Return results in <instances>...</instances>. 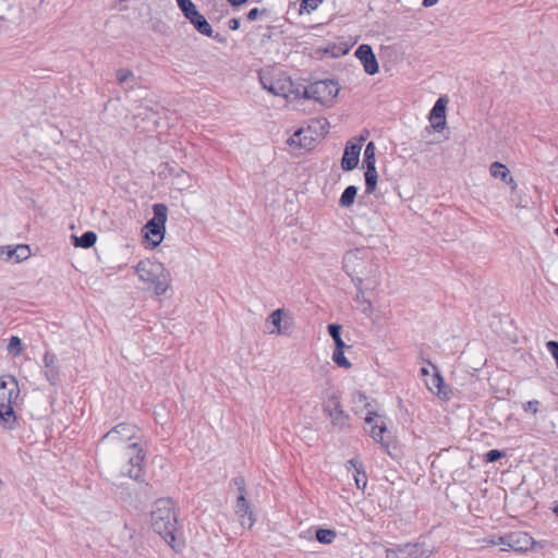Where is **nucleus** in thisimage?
Masks as SVG:
<instances>
[{
	"mask_svg": "<svg viewBox=\"0 0 558 558\" xmlns=\"http://www.w3.org/2000/svg\"><path fill=\"white\" fill-rule=\"evenodd\" d=\"M238 490V496H242V497H246L247 495V492H246V485L243 486V487H240Z\"/></svg>",
	"mask_w": 558,
	"mask_h": 558,
	"instance_id": "57",
	"label": "nucleus"
},
{
	"mask_svg": "<svg viewBox=\"0 0 558 558\" xmlns=\"http://www.w3.org/2000/svg\"><path fill=\"white\" fill-rule=\"evenodd\" d=\"M365 178V194H373L376 191L378 183V173L376 168L366 169L364 172Z\"/></svg>",
	"mask_w": 558,
	"mask_h": 558,
	"instance_id": "28",
	"label": "nucleus"
},
{
	"mask_svg": "<svg viewBox=\"0 0 558 558\" xmlns=\"http://www.w3.org/2000/svg\"><path fill=\"white\" fill-rule=\"evenodd\" d=\"M208 37L213 38L214 40H216L219 44H226L227 43V37L221 35L220 33H215L213 28H211V36H208Z\"/></svg>",
	"mask_w": 558,
	"mask_h": 558,
	"instance_id": "52",
	"label": "nucleus"
},
{
	"mask_svg": "<svg viewBox=\"0 0 558 558\" xmlns=\"http://www.w3.org/2000/svg\"><path fill=\"white\" fill-rule=\"evenodd\" d=\"M177 522L172 500L170 498L157 499L150 513V525L154 532L159 534L172 548H174L173 543L177 539Z\"/></svg>",
	"mask_w": 558,
	"mask_h": 558,
	"instance_id": "1",
	"label": "nucleus"
},
{
	"mask_svg": "<svg viewBox=\"0 0 558 558\" xmlns=\"http://www.w3.org/2000/svg\"><path fill=\"white\" fill-rule=\"evenodd\" d=\"M350 278L356 288V295H355L354 300L360 301V298H363V293H364V289L362 287V283L364 280L363 275H355Z\"/></svg>",
	"mask_w": 558,
	"mask_h": 558,
	"instance_id": "38",
	"label": "nucleus"
},
{
	"mask_svg": "<svg viewBox=\"0 0 558 558\" xmlns=\"http://www.w3.org/2000/svg\"><path fill=\"white\" fill-rule=\"evenodd\" d=\"M489 172L493 178L500 179L501 181L506 180L510 174L507 166L500 161H494L489 167Z\"/></svg>",
	"mask_w": 558,
	"mask_h": 558,
	"instance_id": "31",
	"label": "nucleus"
},
{
	"mask_svg": "<svg viewBox=\"0 0 558 558\" xmlns=\"http://www.w3.org/2000/svg\"><path fill=\"white\" fill-rule=\"evenodd\" d=\"M487 543L492 544L494 546H497V545H505V546H507L508 545V533H506L504 535H492L487 539Z\"/></svg>",
	"mask_w": 558,
	"mask_h": 558,
	"instance_id": "42",
	"label": "nucleus"
},
{
	"mask_svg": "<svg viewBox=\"0 0 558 558\" xmlns=\"http://www.w3.org/2000/svg\"><path fill=\"white\" fill-rule=\"evenodd\" d=\"M420 372H421L422 376H428L429 375V371L426 367H422Z\"/></svg>",
	"mask_w": 558,
	"mask_h": 558,
	"instance_id": "58",
	"label": "nucleus"
},
{
	"mask_svg": "<svg viewBox=\"0 0 558 558\" xmlns=\"http://www.w3.org/2000/svg\"><path fill=\"white\" fill-rule=\"evenodd\" d=\"M536 542L527 533L523 531H513L508 533V545L507 548H502L504 551H515L526 553L534 548Z\"/></svg>",
	"mask_w": 558,
	"mask_h": 558,
	"instance_id": "11",
	"label": "nucleus"
},
{
	"mask_svg": "<svg viewBox=\"0 0 558 558\" xmlns=\"http://www.w3.org/2000/svg\"><path fill=\"white\" fill-rule=\"evenodd\" d=\"M258 77L263 88L274 96H288V82H282L280 80L274 81L271 77L264 75L262 72L258 73Z\"/></svg>",
	"mask_w": 558,
	"mask_h": 558,
	"instance_id": "18",
	"label": "nucleus"
},
{
	"mask_svg": "<svg viewBox=\"0 0 558 558\" xmlns=\"http://www.w3.org/2000/svg\"><path fill=\"white\" fill-rule=\"evenodd\" d=\"M323 412L330 418L333 427L343 429L350 426V415L342 410L341 398L332 392L323 403Z\"/></svg>",
	"mask_w": 558,
	"mask_h": 558,
	"instance_id": "6",
	"label": "nucleus"
},
{
	"mask_svg": "<svg viewBox=\"0 0 558 558\" xmlns=\"http://www.w3.org/2000/svg\"><path fill=\"white\" fill-rule=\"evenodd\" d=\"M43 363L45 378L51 386L57 387L61 380L60 365L57 355L47 351L44 354Z\"/></svg>",
	"mask_w": 558,
	"mask_h": 558,
	"instance_id": "13",
	"label": "nucleus"
},
{
	"mask_svg": "<svg viewBox=\"0 0 558 558\" xmlns=\"http://www.w3.org/2000/svg\"><path fill=\"white\" fill-rule=\"evenodd\" d=\"M353 477H354L356 488L364 490L367 485V475H366L365 469H363L362 472L355 471L353 474Z\"/></svg>",
	"mask_w": 558,
	"mask_h": 558,
	"instance_id": "36",
	"label": "nucleus"
},
{
	"mask_svg": "<svg viewBox=\"0 0 558 558\" xmlns=\"http://www.w3.org/2000/svg\"><path fill=\"white\" fill-rule=\"evenodd\" d=\"M351 47L352 45H348L347 43H328L324 48H320L319 50L325 56H329L331 58H340L345 56L350 51Z\"/></svg>",
	"mask_w": 558,
	"mask_h": 558,
	"instance_id": "24",
	"label": "nucleus"
},
{
	"mask_svg": "<svg viewBox=\"0 0 558 558\" xmlns=\"http://www.w3.org/2000/svg\"><path fill=\"white\" fill-rule=\"evenodd\" d=\"M427 364L430 365L434 369V375L432 376V379H430V386L428 385L429 390L433 391V389L435 388L437 396H439L442 399H448L449 398V396H448L449 388L446 385L440 371L430 361H427Z\"/></svg>",
	"mask_w": 558,
	"mask_h": 558,
	"instance_id": "19",
	"label": "nucleus"
},
{
	"mask_svg": "<svg viewBox=\"0 0 558 558\" xmlns=\"http://www.w3.org/2000/svg\"><path fill=\"white\" fill-rule=\"evenodd\" d=\"M182 15L203 36H211V25L192 0H175Z\"/></svg>",
	"mask_w": 558,
	"mask_h": 558,
	"instance_id": "5",
	"label": "nucleus"
},
{
	"mask_svg": "<svg viewBox=\"0 0 558 558\" xmlns=\"http://www.w3.org/2000/svg\"><path fill=\"white\" fill-rule=\"evenodd\" d=\"M354 56L363 65V69L366 74L375 75L379 72V64L374 53V50L371 45L362 44L360 45L355 51Z\"/></svg>",
	"mask_w": 558,
	"mask_h": 558,
	"instance_id": "12",
	"label": "nucleus"
},
{
	"mask_svg": "<svg viewBox=\"0 0 558 558\" xmlns=\"http://www.w3.org/2000/svg\"><path fill=\"white\" fill-rule=\"evenodd\" d=\"M539 404L541 403L538 400H530L523 404V409L525 412L536 414L538 412Z\"/></svg>",
	"mask_w": 558,
	"mask_h": 558,
	"instance_id": "44",
	"label": "nucleus"
},
{
	"mask_svg": "<svg viewBox=\"0 0 558 558\" xmlns=\"http://www.w3.org/2000/svg\"><path fill=\"white\" fill-rule=\"evenodd\" d=\"M362 166L365 170L376 168V145L373 141L365 146Z\"/></svg>",
	"mask_w": 558,
	"mask_h": 558,
	"instance_id": "26",
	"label": "nucleus"
},
{
	"mask_svg": "<svg viewBox=\"0 0 558 558\" xmlns=\"http://www.w3.org/2000/svg\"><path fill=\"white\" fill-rule=\"evenodd\" d=\"M151 209L153 217L142 228L143 243L149 250L156 248L163 241L168 218V207L166 204L156 203Z\"/></svg>",
	"mask_w": 558,
	"mask_h": 558,
	"instance_id": "2",
	"label": "nucleus"
},
{
	"mask_svg": "<svg viewBox=\"0 0 558 558\" xmlns=\"http://www.w3.org/2000/svg\"><path fill=\"white\" fill-rule=\"evenodd\" d=\"M357 191L359 187L355 185L347 186L339 198V206L342 208L351 207L355 202Z\"/></svg>",
	"mask_w": 558,
	"mask_h": 558,
	"instance_id": "27",
	"label": "nucleus"
},
{
	"mask_svg": "<svg viewBox=\"0 0 558 558\" xmlns=\"http://www.w3.org/2000/svg\"><path fill=\"white\" fill-rule=\"evenodd\" d=\"M338 81L333 78L316 81L303 87L304 99H313L323 106H331L339 94Z\"/></svg>",
	"mask_w": 558,
	"mask_h": 558,
	"instance_id": "4",
	"label": "nucleus"
},
{
	"mask_svg": "<svg viewBox=\"0 0 558 558\" xmlns=\"http://www.w3.org/2000/svg\"><path fill=\"white\" fill-rule=\"evenodd\" d=\"M342 326L337 323H331L327 325V331L332 340L341 337Z\"/></svg>",
	"mask_w": 558,
	"mask_h": 558,
	"instance_id": "41",
	"label": "nucleus"
},
{
	"mask_svg": "<svg viewBox=\"0 0 558 558\" xmlns=\"http://www.w3.org/2000/svg\"><path fill=\"white\" fill-rule=\"evenodd\" d=\"M399 407L402 408V399H398Z\"/></svg>",
	"mask_w": 558,
	"mask_h": 558,
	"instance_id": "63",
	"label": "nucleus"
},
{
	"mask_svg": "<svg viewBox=\"0 0 558 558\" xmlns=\"http://www.w3.org/2000/svg\"><path fill=\"white\" fill-rule=\"evenodd\" d=\"M146 460V451L131 454L129 458L128 464L130 465V469L128 470V475L133 478L134 481L138 483L145 482L144 478V469L143 464Z\"/></svg>",
	"mask_w": 558,
	"mask_h": 558,
	"instance_id": "17",
	"label": "nucleus"
},
{
	"mask_svg": "<svg viewBox=\"0 0 558 558\" xmlns=\"http://www.w3.org/2000/svg\"><path fill=\"white\" fill-rule=\"evenodd\" d=\"M136 274L142 281L148 282L156 295H162L166 293L169 284L167 282L166 269L161 263H155L150 260H141L135 266Z\"/></svg>",
	"mask_w": 558,
	"mask_h": 558,
	"instance_id": "3",
	"label": "nucleus"
},
{
	"mask_svg": "<svg viewBox=\"0 0 558 558\" xmlns=\"http://www.w3.org/2000/svg\"><path fill=\"white\" fill-rule=\"evenodd\" d=\"M20 397L19 381L15 376H0V403L16 405Z\"/></svg>",
	"mask_w": 558,
	"mask_h": 558,
	"instance_id": "9",
	"label": "nucleus"
},
{
	"mask_svg": "<svg viewBox=\"0 0 558 558\" xmlns=\"http://www.w3.org/2000/svg\"><path fill=\"white\" fill-rule=\"evenodd\" d=\"M181 172L183 173V172H184V170H183V169H180V170H179V172L174 173V169H172V168L170 169V174H173V175H175V177H179V175L181 174Z\"/></svg>",
	"mask_w": 558,
	"mask_h": 558,
	"instance_id": "60",
	"label": "nucleus"
},
{
	"mask_svg": "<svg viewBox=\"0 0 558 558\" xmlns=\"http://www.w3.org/2000/svg\"><path fill=\"white\" fill-rule=\"evenodd\" d=\"M438 2V0H423L422 4L425 8H429L435 5Z\"/></svg>",
	"mask_w": 558,
	"mask_h": 558,
	"instance_id": "56",
	"label": "nucleus"
},
{
	"mask_svg": "<svg viewBox=\"0 0 558 558\" xmlns=\"http://www.w3.org/2000/svg\"><path fill=\"white\" fill-rule=\"evenodd\" d=\"M72 244L75 247H82V248H90L95 245L97 241V234L96 232L88 230L85 231L82 235H72Z\"/></svg>",
	"mask_w": 558,
	"mask_h": 558,
	"instance_id": "25",
	"label": "nucleus"
},
{
	"mask_svg": "<svg viewBox=\"0 0 558 558\" xmlns=\"http://www.w3.org/2000/svg\"><path fill=\"white\" fill-rule=\"evenodd\" d=\"M387 432V426L383 422L381 424L375 423L372 425L369 435L378 444H380L381 448L391 456V452L389 450L390 442L384 438V434Z\"/></svg>",
	"mask_w": 558,
	"mask_h": 558,
	"instance_id": "23",
	"label": "nucleus"
},
{
	"mask_svg": "<svg viewBox=\"0 0 558 558\" xmlns=\"http://www.w3.org/2000/svg\"><path fill=\"white\" fill-rule=\"evenodd\" d=\"M386 558H401L400 553H397V545L386 548Z\"/></svg>",
	"mask_w": 558,
	"mask_h": 558,
	"instance_id": "50",
	"label": "nucleus"
},
{
	"mask_svg": "<svg viewBox=\"0 0 558 558\" xmlns=\"http://www.w3.org/2000/svg\"><path fill=\"white\" fill-rule=\"evenodd\" d=\"M128 450L131 451V454L145 452L144 448L138 442H132L128 445Z\"/></svg>",
	"mask_w": 558,
	"mask_h": 558,
	"instance_id": "48",
	"label": "nucleus"
},
{
	"mask_svg": "<svg viewBox=\"0 0 558 558\" xmlns=\"http://www.w3.org/2000/svg\"><path fill=\"white\" fill-rule=\"evenodd\" d=\"M502 182L510 185L512 191H514L518 186L517 182L514 181V179L512 178L511 174H509L508 178L506 180H504Z\"/></svg>",
	"mask_w": 558,
	"mask_h": 558,
	"instance_id": "54",
	"label": "nucleus"
},
{
	"mask_svg": "<svg viewBox=\"0 0 558 558\" xmlns=\"http://www.w3.org/2000/svg\"><path fill=\"white\" fill-rule=\"evenodd\" d=\"M270 15V11L266 8H263V9H259V8H252L247 13H246V20L248 22H254L256 20H258L259 17L262 16H269Z\"/></svg>",
	"mask_w": 558,
	"mask_h": 558,
	"instance_id": "34",
	"label": "nucleus"
},
{
	"mask_svg": "<svg viewBox=\"0 0 558 558\" xmlns=\"http://www.w3.org/2000/svg\"><path fill=\"white\" fill-rule=\"evenodd\" d=\"M377 416H378V414H377L376 412H374V411H368V412L366 413V416H365L364 421H365V423H366V424H368V425H371V426H372V425H374L375 423H377V422L375 421V418H376Z\"/></svg>",
	"mask_w": 558,
	"mask_h": 558,
	"instance_id": "51",
	"label": "nucleus"
},
{
	"mask_svg": "<svg viewBox=\"0 0 558 558\" xmlns=\"http://www.w3.org/2000/svg\"><path fill=\"white\" fill-rule=\"evenodd\" d=\"M365 137L362 135L360 138L354 141H348L343 150V155L341 158V169L345 172H350L354 170L360 161V154L363 146V142Z\"/></svg>",
	"mask_w": 558,
	"mask_h": 558,
	"instance_id": "8",
	"label": "nucleus"
},
{
	"mask_svg": "<svg viewBox=\"0 0 558 558\" xmlns=\"http://www.w3.org/2000/svg\"><path fill=\"white\" fill-rule=\"evenodd\" d=\"M546 349L551 354L555 360L556 366L558 368V341L549 340L546 342Z\"/></svg>",
	"mask_w": 558,
	"mask_h": 558,
	"instance_id": "40",
	"label": "nucleus"
},
{
	"mask_svg": "<svg viewBox=\"0 0 558 558\" xmlns=\"http://www.w3.org/2000/svg\"><path fill=\"white\" fill-rule=\"evenodd\" d=\"M241 26V20L239 17H232L228 21V27L231 31H238Z\"/></svg>",
	"mask_w": 558,
	"mask_h": 558,
	"instance_id": "49",
	"label": "nucleus"
},
{
	"mask_svg": "<svg viewBox=\"0 0 558 558\" xmlns=\"http://www.w3.org/2000/svg\"><path fill=\"white\" fill-rule=\"evenodd\" d=\"M136 426L129 423H119L105 434L104 438H111L119 435L121 439L131 440L135 437Z\"/></svg>",
	"mask_w": 558,
	"mask_h": 558,
	"instance_id": "22",
	"label": "nucleus"
},
{
	"mask_svg": "<svg viewBox=\"0 0 558 558\" xmlns=\"http://www.w3.org/2000/svg\"><path fill=\"white\" fill-rule=\"evenodd\" d=\"M17 423V415L14 405L0 403V425L4 429H14Z\"/></svg>",
	"mask_w": 558,
	"mask_h": 558,
	"instance_id": "21",
	"label": "nucleus"
},
{
	"mask_svg": "<svg viewBox=\"0 0 558 558\" xmlns=\"http://www.w3.org/2000/svg\"><path fill=\"white\" fill-rule=\"evenodd\" d=\"M359 304L362 305V312L366 315H371L373 313V304L368 299L360 298V301H356Z\"/></svg>",
	"mask_w": 558,
	"mask_h": 558,
	"instance_id": "45",
	"label": "nucleus"
},
{
	"mask_svg": "<svg viewBox=\"0 0 558 558\" xmlns=\"http://www.w3.org/2000/svg\"><path fill=\"white\" fill-rule=\"evenodd\" d=\"M397 553H400L401 558H429L432 550L428 549L425 543H405L397 545Z\"/></svg>",
	"mask_w": 558,
	"mask_h": 558,
	"instance_id": "14",
	"label": "nucleus"
},
{
	"mask_svg": "<svg viewBox=\"0 0 558 558\" xmlns=\"http://www.w3.org/2000/svg\"><path fill=\"white\" fill-rule=\"evenodd\" d=\"M303 134H304V130H302V129L295 131L289 137V140L287 141V144L289 146H298L300 148H304V149H308L310 150L312 148L314 138L311 136V141L310 142H303V140H302V135Z\"/></svg>",
	"mask_w": 558,
	"mask_h": 558,
	"instance_id": "29",
	"label": "nucleus"
},
{
	"mask_svg": "<svg viewBox=\"0 0 558 558\" xmlns=\"http://www.w3.org/2000/svg\"><path fill=\"white\" fill-rule=\"evenodd\" d=\"M554 233L558 238V227L554 230Z\"/></svg>",
	"mask_w": 558,
	"mask_h": 558,
	"instance_id": "64",
	"label": "nucleus"
},
{
	"mask_svg": "<svg viewBox=\"0 0 558 558\" xmlns=\"http://www.w3.org/2000/svg\"><path fill=\"white\" fill-rule=\"evenodd\" d=\"M287 315L284 308H277L270 313L267 318V322L274 325L276 330L274 332L278 335H287L291 324H288L283 317Z\"/></svg>",
	"mask_w": 558,
	"mask_h": 558,
	"instance_id": "20",
	"label": "nucleus"
},
{
	"mask_svg": "<svg viewBox=\"0 0 558 558\" xmlns=\"http://www.w3.org/2000/svg\"><path fill=\"white\" fill-rule=\"evenodd\" d=\"M263 37L266 38V39H270L271 38V34L270 33L269 34H264Z\"/></svg>",
	"mask_w": 558,
	"mask_h": 558,
	"instance_id": "62",
	"label": "nucleus"
},
{
	"mask_svg": "<svg viewBox=\"0 0 558 558\" xmlns=\"http://www.w3.org/2000/svg\"><path fill=\"white\" fill-rule=\"evenodd\" d=\"M293 87V83L291 80L288 81V93L290 94H294L295 98H303L304 99V95H303V87L304 86H300V87H296V88H292Z\"/></svg>",
	"mask_w": 558,
	"mask_h": 558,
	"instance_id": "46",
	"label": "nucleus"
},
{
	"mask_svg": "<svg viewBox=\"0 0 558 558\" xmlns=\"http://www.w3.org/2000/svg\"><path fill=\"white\" fill-rule=\"evenodd\" d=\"M232 8H239L242 4L247 3L250 0H227Z\"/></svg>",
	"mask_w": 558,
	"mask_h": 558,
	"instance_id": "55",
	"label": "nucleus"
},
{
	"mask_svg": "<svg viewBox=\"0 0 558 558\" xmlns=\"http://www.w3.org/2000/svg\"><path fill=\"white\" fill-rule=\"evenodd\" d=\"M132 76H133V72L129 69H119L117 71V81L120 84L125 83Z\"/></svg>",
	"mask_w": 558,
	"mask_h": 558,
	"instance_id": "43",
	"label": "nucleus"
},
{
	"mask_svg": "<svg viewBox=\"0 0 558 558\" xmlns=\"http://www.w3.org/2000/svg\"><path fill=\"white\" fill-rule=\"evenodd\" d=\"M324 0H301L300 3V12L311 13L315 11Z\"/></svg>",
	"mask_w": 558,
	"mask_h": 558,
	"instance_id": "35",
	"label": "nucleus"
},
{
	"mask_svg": "<svg viewBox=\"0 0 558 558\" xmlns=\"http://www.w3.org/2000/svg\"><path fill=\"white\" fill-rule=\"evenodd\" d=\"M332 361L337 366L341 368L349 369L352 367V363L344 355V350H333Z\"/></svg>",
	"mask_w": 558,
	"mask_h": 558,
	"instance_id": "32",
	"label": "nucleus"
},
{
	"mask_svg": "<svg viewBox=\"0 0 558 558\" xmlns=\"http://www.w3.org/2000/svg\"><path fill=\"white\" fill-rule=\"evenodd\" d=\"M345 468L348 471L353 470L354 472H362V470L365 469L363 461L359 457H353L352 459H350L347 462Z\"/></svg>",
	"mask_w": 558,
	"mask_h": 558,
	"instance_id": "39",
	"label": "nucleus"
},
{
	"mask_svg": "<svg viewBox=\"0 0 558 558\" xmlns=\"http://www.w3.org/2000/svg\"><path fill=\"white\" fill-rule=\"evenodd\" d=\"M233 509L241 525L251 530L257 521V514L254 512L253 506L247 497L236 496Z\"/></svg>",
	"mask_w": 558,
	"mask_h": 558,
	"instance_id": "10",
	"label": "nucleus"
},
{
	"mask_svg": "<svg viewBox=\"0 0 558 558\" xmlns=\"http://www.w3.org/2000/svg\"><path fill=\"white\" fill-rule=\"evenodd\" d=\"M506 457V452L499 449H492L485 453V461L494 463Z\"/></svg>",
	"mask_w": 558,
	"mask_h": 558,
	"instance_id": "37",
	"label": "nucleus"
},
{
	"mask_svg": "<svg viewBox=\"0 0 558 558\" xmlns=\"http://www.w3.org/2000/svg\"><path fill=\"white\" fill-rule=\"evenodd\" d=\"M333 343H335V350H338V351L345 350L347 348H349V345H347L345 342L343 341L342 337L335 339Z\"/></svg>",
	"mask_w": 558,
	"mask_h": 558,
	"instance_id": "53",
	"label": "nucleus"
},
{
	"mask_svg": "<svg viewBox=\"0 0 558 558\" xmlns=\"http://www.w3.org/2000/svg\"><path fill=\"white\" fill-rule=\"evenodd\" d=\"M337 537V532L333 529L317 527L315 531V538L324 545L331 544Z\"/></svg>",
	"mask_w": 558,
	"mask_h": 558,
	"instance_id": "30",
	"label": "nucleus"
},
{
	"mask_svg": "<svg viewBox=\"0 0 558 558\" xmlns=\"http://www.w3.org/2000/svg\"><path fill=\"white\" fill-rule=\"evenodd\" d=\"M365 260L357 256L354 252H348L343 256L342 269L349 276L364 275Z\"/></svg>",
	"mask_w": 558,
	"mask_h": 558,
	"instance_id": "15",
	"label": "nucleus"
},
{
	"mask_svg": "<svg viewBox=\"0 0 558 558\" xmlns=\"http://www.w3.org/2000/svg\"><path fill=\"white\" fill-rule=\"evenodd\" d=\"M8 351H9V353L13 354L14 356L20 355L22 353L23 342L17 336H12L9 339Z\"/></svg>",
	"mask_w": 558,
	"mask_h": 558,
	"instance_id": "33",
	"label": "nucleus"
},
{
	"mask_svg": "<svg viewBox=\"0 0 558 558\" xmlns=\"http://www.w3.org/2000/svg\"><path fill=\"white\" fill-rule=\"evenodd\" d=\"M29 255L31 250L27 244L0 246V258H5L7 260L14 259L16 263H21L27 259Z\"/></svg>",
	"mask_w": 558,
	"mask_h": 558,
	"instance_id": "16",
	"label": "nucleus"
},
{
	"mask_svg": "<svg viewBox=\"0 0 558 558\" xmlns=\"http://www.w3.org/2000/svg\"><path fill=\"white\" fill-rule=\"evenodd\" d=\"M553 512H554V513H555V515L558 518V501H556V502L554 504Z\"/></svg>",
	"mask_w": 558,
	"mask_h": 558,
	"instance_id": "59",
	"label": "nucleus"
},
{
	"mask_svg": "<svg viewBox=\"0 0 558 558\" xmlns=\"http://www.w3.org/2000/svg\"><path fill=\"white\" fill-rule=\"evenodd\" d=\"M231 483L239 489L246 485L245 477L243 475L235 476L231 480Z\"/></svg>",
	"mask_w": 558,
	"mask_h": 558,
	"instance_id": "47",
	"label": "nucleus"
},
{
	"mask_svg": "<svg viewBox=\"0 0 558 558\" xmlns=\"http://www.w3.org/2000/svg\"><path fill=\"white\" fill-rule=\"evenodd\" d=\"M302 140H303V142H310V141H311V137L308 138V137H307V135L304 133V134L302 135Z\"/></svg>",
	"mask_w": 558,
	"mask_h": 558,
	"instance_id": "61",
	"label": "nucleus"
},
{
	"mask_svg": "<svg viewBox=\"0 0 558 558\" xmlns=\"http://www.w3.org/2000/svg\"><path fill=\"white\" fill-rule=\"evenodd\" d=\"M447 105L448 98L447 96H440L434 104L433 108L428 113V120L430 124L425 128V130L429 133L430 129L435 132H441L447 126Z\"/></svg>",
	"mask_w": 558,
	"mask_h": 558,
	"instance_id": "7",
	"label": "nucleus"
}]
</instances>
